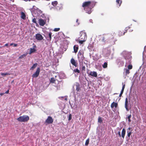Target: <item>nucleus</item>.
Listing matches in <instances>:
<instances>
[{
  "mask_svg": "<svg viewBox=\"0 0 146 146\" xmlns=\"http://www.w3.org/2000/svg\"><path fill=\"white\" fill-rule=\"evenodd\" d=\"M96 3V2L93 1H85L83 3L82 7L86 13L90 14L92 12L91 9L95 6Z\"/></svg>",
  "mask_w": 146,
  "mask_h": 146,
  "instance_id": "f257e3e1",
  "label": "nucleus"
},
{
  "mask_svg": "<svg viewBox=\"0 0 146 146\" xmlns=\"http://www.w3.org/2000/svg\"><path fill=\"white\" fill-rule=\"evenodd\" d=\"M29 119V116L26 115H23L20 116L17 118V120L18 121L21 122H25L28 121Z\"/></svg>",
  "mask_w": 146,
  "mask_h": 146,
  "instance_id": "f03ea898",
  "label": "nucleus"
},
{
  "mask_svg": "<svg viewBox=\"0 0 146 146\" xmlns=\"http://www.w3.org/2000/svg\"><path fill=\"white\" fill-rule=\"evenodd\" d=\"M87 38V35L86 32L85 31H82L80 33V37L79 38L80 40H86Z\"/></svg>",
  "mask_w": 146,
  "mask_h": 146,
  "instance_id": "7ed1b4c3",
  "label": "nucleus"
},
{
  "mask_svg": "<svg viewBox=\"0 0 146 146\" xmlns=\"http://www.w3.org/2000/svg\"><path fill=\"white\" fill-rule=\"evenodd\" d=\"M110 34H104L101 37L100 40L102 42H105L106 40H108L110 37Z\"/></svg>",
  "mask_w": 146,
  "mask_h": 146,
  "instance_id": "20e7f679",
  "label": "nucleus"
},
{
  "mask_svg": "<svg viewBox=\"0 0 146 146\" xmlns=\"http://www.w3.org/2000/svg\"><path fill=\"white\" fill-rule=\"evenodd\" d=\"M53 119L50 116H48L45 121L46 125L48 124H52L53 123Z\"/></svg>",
  "mask_w": 146,
  "mask_h": 146,
  "instance_id": "39448f33",
  "label": "nucleus"
},
{
  "mask_svg": "<svg viewBox=\"0 0 146 146\" xmlns=\"http://www.w3.org/2000/svg\"><path fill=\"white\" fill-rule=\"evenodd\" d=\"M78 58L80 60L82 61L84 59V52L82 50H80L78 53Z\"/></svg>",
  "mask_w": 146,
  "mask_h": 146,
  "instance_id": "423d86ee",
  "label": "nucleus"
},
{
  "mask_svg": "<svg viewBox=\"0 0 146 146\" xmlns=\"http://www.w3.org/2000/svg\"><path fill=\"white\" fill-rule=\"evenodd\" d=\"M40 71V69L39 68H38L35 73L33 74L32 75V77L33 78L37 77L39 75Z\"/></svg>",
  "mask_w": 146,
  "mask_h": 146,
  "instance_id": "0eeeda50",
  "label": "nucleus"
},
{
  "mask_svg": "<svg viewBox=\"0 0 146 146\" xmlns=\"http://www.w3.org/2000/svg\"><path fill=\"white\" fill-rule=\"evenodd\" d=\"M36 38L38 40H41L43 39V37L41 35L37 33L35 35Z\"/></svg>",
  "mask_w": 146,
  "mask_h": 146,
  "instance_id": "6e6552de",
  "label": "nucleus"
},
{
  "mask_svg": "<svg viewBox=\"0 0 146 146\" xmlns=\"http://www.w3.org/2000/svg\"><path fill=\"white\" fill-rule=\"evenodd\" d=\"M46 21L42 19H40L38 20V23L39 25L42 26H44L46 24Z\"/></svg>",
  "mask_w": 146,
  "mask_h": 146,
  "instance_id": "1a4fd4ad",
  "label": "nucleus"
},
{
  "mask_svg": "<svg viewBox=\"0 0 146 146\" xmlns=\"http://www.w3.org/2000/svg\"><path fill=\"white\" fill-rule=\"evenodd\" d=\"M132 129L130 127H129L127 129V136L129 138L130 137L131 134L132 133Z\"/></svg>",
  "mask_w": 146,
  "mask_h": 146,
  "instance_id": "9d476101",
  "label": "nucleus"
},
{
  "mask_svg": "<svg viewBox=\"0 0 146 146\" xmlns=\"http://www.w3.org/2000/svg\"><path fill=\"white\" fill-rule=\"evenodd\" d=\"M71 63L72 65L76 67L77 66L78 63L73 58H72L70 60Z\"/></svg>",
  "mask_w": 146,
  "mask_h": 146,
  "instance_id": "9b49d317",
  "label": "nucleus"
},
{
  "mask_svg": "<svg viewBox=\"0 0 146 146\" xmlns=\"http://www.w3.org/2000/svg\"><path fill=\"white\" fill-rule=\"evenodd\" d=\"M127 32V30H125L124 31L123 30L119 31L118 34L119 36H122L124 35Z\"/></svg>",
  "mask_w": 146,
  "mask_h": 146,
  "instance_id": "f8f14e48",
  "label": "nucleus"
},
{
  "mask_svg": "<svg viewBox=\"0 0 146 146\" xmlns=\"http://www.w3.org/2000/svg\"><path fill=\"white\" fill-rule=\"evenodd\" d=\"M128 101L127 98H126L125 100V108L127 111H128L129 109L128 108Z\"/></svg>",
  "mask_w": 146,
  "mask_h": 146,
  "instance_id": "ddd939ff",
  "label": "nucleus"
},
{
  "mask_svg": "<svg viewBox=\"0 0 146 146\" xmlns=\"http://www.w3.org/2000/svg\"><path fill=\"white\" fill-rule=\"evenodd\" d=\"M89 75L92 76L94 77H97V74L96 72L93 71V72H90V73L89 74Z\"/></svg>",
  "mask_w": 146,
  "mask_h": 146,
  "instance_id": "4468645a",
  "label": "nucleus"
},
{
  "mask_svg": "<svg viewBox=\"0 0 146 146\" xmlns=\"http://www.w3.org/2000/svg\"><path fill=\"white\" fill-rule=\"evenodd\" d=\"M118 106V104L117 103H116L113 102L112 103L111 105V108H113L115 107V108H117Z\"/></svg>",
  "mask_w": 146,
  "mask_h": 146,
  "instance_id": "2eb2a0df",
  "label": "nucleus"
},
{
  "mask_svg": "<svg viewBox=\"0 0 146 146\" xmlns=\"http://www.w3.org/2000/svg\"><path fill=\"white\" fill-rule=\"evenodd\" d=\"M126 131L124 128H123L122 129V132H121V136L123 139L124 138V137L125 136V134Z\"/></svg>",
  "mask_w": 146,
  "mask_h": 146,
  "instance_id": "dca6fc26",
  "label": "nucleus"
},
{
  "mask_svg": "<svg viewBox=\"0 0 146 146\" xmlns=\"http://www.w3.org/2000/svg\"><path fill=\"white\" fill-rule=\"evenodd\" d=\"M117 6L118 7H119L122 3V1L121 0H116Z\"/></svg>",
  "mask_w": 146,
  "mask_h": 146,
  "instance_id": "f3484780",
  "label": "nucleus"
},
{
  "mask_svg": "<svg viewBox=\"0 0 146 146\" xmlns=\"http://www.w3.org/2000/svg\"><path fill=\"white\" fill-rule=\"evenodd\" d=\"M76 90L77 91H79L80 90V85L78 83H76Z\"/></svg>",
  "mask_w": 146,
  "mask_h": 146,
  "instance_id": "a211bd4d",
  "label": "nucleus"
},
{
  "mask_svg": "<svg viewBox=\"0 0 146 146\" xmlns=\"http://www.w3.org/2000/svg\"><path fill=\"white\" fill-rule=\"evenodd\" d=\"M21 18L25 20L26 19V16L25 13L23 12H21Z\"/></svg>",
  "mask_w": 146,
  "mask_h": 146,
  "instance_id": "6ab92c4d",
  "label": "nucleus"
},
{
  "mask_svg": "<svg viewBox=\"0 0 146 146\" xmlns=\"http://www.w3.org/2000/svg\"><path fill=\"white\" fill-rule=\"evenodd\" d=\"M74 49L75 53H76L78 49V46L77 45H75L74 46Z\"/></svg>",
  "mask_w": 146,
  "mask_h": 146,
  "instance_id": "aec40b11",
  "label": "nucleus"
},
{
  "mask_svg": "<svg viewBox=\"0 0 146 146\" xmlns=\"http://www.w3.org/2000/svg\"><path fill=\"white\" fill-rule=\"evenodd\" d=\"M38 64L36 63L34 64L30 68V70H33L37 66Z\"/></svg>",
  "mask_w": 146,
  "mask_h": 146,
  "instance_id": "412c9836",
  "label": "nucleus"
},
{
  "mask_svg": "<svg viewBox=\"0 0 146 146\" xmlns=\"http://www.w3.org/2000/svg\"><path fill=\"white\" fill-rule=\"evenodd\" d=\"M102 67L104 68H106L108 66V62H105L104 64L102 65Z\"/></svg>",
  "mask_w": 146,
  "mask_h": 146,
  "instance_id": "4be33fe9",
  "label": "nucleus"
},
{
  "mask_svg": "<svg viewBox=\"0 0 146 146\" xmlns=\"http://www.w3.org/2000/svg\"><path fill=\"white\" fill-rule=\"evenodd\" d=\"M36 50L34 48H31L30 49V52L29 53V54H31L32 53L35 52Z\"/></svg>",
  "mask_w": 146,
  "mask_h": 146,
  "instance_id": "5701e85b",
  "label": "nucleus"
},
{
  "mask_svg": "<svg viewBox=\"0 0 146 146\" xmlns=\"http://www.w3.org/2000/svg\"><path fill=\"white\" fill-rule=\"evenodd\" d=\"M58 4V2L56 1L52 2V4L55 7Z\"/></svg>",
  "mask_w": 146,
  "mask_h": 146,
  "instance_id": "b1692460",
  "label": "nucleus"
},
{
  "mask_svg": "<svg viewBox=\"0 0 146 146\" xmlns=\"http://www.w3.org/2000/svg\"><path fill=\"white\" fill-rule=\"evenodd\" d=\"M73 72L75 73H80V70L78 68L74 69L73 70Z\"/></svg>",
  "mask_w": 146,
  "mask_h": 146,
  "instance_id": "393cba45",
  "label": "nucleus"
},
{
  "mask_svg": "<svg viewBox=\"0 0 146 146\" xmlns=\"http://www.w3.org/2000/svg\"><path fill=\"white\" fill-rule=\"evenodd\" d=\"M98 122L100 123H101L102 122V120L101 117H99Z\"/></svg>",
  "mask_w": 146,
  "mask_h": 146,
  "instance_id": "a878e982",
  "label": "nucleus"
},
{
  "mask_svg": "<svg viewBox=\"0 0 146 146\" xmlns=\"http://www.w3.org/2000/svg\"><path fill=\"white\" fill-rule=\"evenodd\" d=\"M55 79L54 78H51L50 80V82L52 83H54L55 82Z\"/></svg>",
  "mask_w": 146,
  "mask_h": 146,
  "instance_id": "bb28decb",
  "label": "nucleus"
},
{
  "mask_svg": "<svg viewBox=\"0 0 146 146\" xmlns=\"http://www.w3.org/2000/svg\"><path fill=\"white\" fill-rule=\"evenodd\" d=\"M27 54H23V55H21L19 57V59L22 58H23L25 57L27 55Z\"/></svg>",
  "mask_w": 146,
  "mask_h": 146,
  "instance_id": "cd10ccee",
  "label": "nucleus"
},
{
  "mask_svg": "<svg viewBox=\"0 0 146 146\" xmlns=\"http://www.w3.org/2000/svg\"><path fill=\"white\" fill-rule=\"evenodd\" d=\"M10 73H1V75L2 76H5L7 75H10Z\"/></svg>",
  "mask_w": 146,
  "mask_h": 146,
  "instance_id": "c85d7f7f",
  "label": "nucleus"
},
{
  "mask_svg": "<svg viewBox=\"0 0 146 146\" xmlns=\"http://www.w3.org/2000/svg\"><path fill=\"white\" fill-rule=\"evenodd\" d=\"M89 139L88 138L86 140V141L85 145L86 146H87L89 143Z\"/></svg>",
  "mask_w": 146,
  "mask_h": 146,
  "instance_id": "c756f323",
  "label": "nucleus"
},
{
  "mask_svg": "<svg viewBox=\"0 0 146 146\" xmlns=\"http://www.w3.org/2000/svg\"><path fill=\"white\" fill-rule=\"evenodd\" d=\"M32 22L36 24V26H37V25H38V24L37 23L36 20V19L35 18H34L32 20Z\"/></svg>",
  "mask_w": 146,
  "mask_h": 146,
  "instance_id": "7c9ffc66",
  "label": "nucleus"
},
{
  "mask_svg": "<svg viewBox=\"0 0 146 146\" xmlns=\"http://www.w3.org/2000/svg\"><path fill=\"white\" fill-rule=\"evenodd\" d=\"M52 33L51 32H50L48 34V37L49 38V40H50L51 39L52 37L51 36L52 35Z\"/></svg>",
  "mask_w": 146,
  "mask_h": 146,
  "instance_id": "2f4dec72",
  "label": "nucleus"
},
{
  "mask_svg": "<svg viewBox=\"0 0 146 146\" xmlns=\"http://www.w3.org/2000/svg\"><path fill=\"white\" fill-rule=\"evenodd\" d=\"M131 117V115L130 114L127 117V119L128 120V121L130 122H131V120L130 119V118Z\"/></svg>",
  "mask_w": 146,
  "mask_h": 146,
  "instance_id": "473e14b6",
  "label": "nucleus"
},
{
  "mask_svg": "<svg viewBox=\"0 0 146 146\" xmlns=\"http://www.w3.org/2000/svg\"><path fill=\"white\" fill-rule=\"evenodd\" d=\"M86 40H81L79 41V43L80 44H82L83 42H85Z\"/></svg>",
  "mask_w": 146,
  "mask_h": 146,
  "instance_id": "72a5a7b5",
  "label": "nucleus"
},
{
  "mask_svg": "<svg viewBox=\"0 0 146 146\" xmlns=\"http://www.w3.org/2000/svg\"><path fill=\"white\" fill-rule=\"evenodd\" d=\"M86 70V67L85 66L82 65V67L81 69V71L83 72V71H85Z\"/></svg>",
  "mask_w": 146,
  "mask_h": 146,
  "instance_id": "f704fd0d",
  "label": "nucleus"
},
{
  "mask_svg": "<svg viewBox=\"0 0 146 146\" xmlns=\"http://www.w3.org/2000/svg\"><path fill=\"white\" fill-rule=\"evenodd\" d=\"M125 73H126V75L129 74V73H130L129 71V69H125Z\"/></svg>",
  "mask_w": 146,
  "mask_h": 146,
  "instance_id": "c9c22d12",
  "label": "nucleus"
},
{
  "mask_svg": "<svg viewBox=\"0 0 146 146\" xmlns=\"http://www.w3.org/2000/svg\"><path fill=\"white\" fill-rule=\"evenodd\" d=\"M128 69H131L132 68V66L131 65L129 64L128 66Z\"/></svg>",
  "mask_w": 146,
  "mask_h": 146,
  "instance_id": "e433bc0d",
  "label": "nucleus"
},
{
  "mask_svg": "<svg viewBox=\"0 0 146 146\" xmlns=\"http://www.w3.org/2000/svg\"><path fill=\"white\" fill-rule=\"evenodd\" d=\"M60 30V28H55L54 30V31H58Z\"/></svg>",
  "mask_w": 146,
  "mask_h": 146,
  "instance_id": "4c0bfd02",
  "label": "nucleus"
},
{
  "mask_svg": "<svg viewBox=\"0 0 146 146\" xmlns=\"http://www.w3.org/2000/svg\"><path fill=\"white\" fill-rule=\"evenodd\" d=\"M72 119V115L71 114H70L69 115L68 117V120H70Z\"/></svg>",
  "mask_w": 146,
  "mask_h": 146,
  "instance_id": "58836bf2",
  "label": "nucleus"
},
{
  "mask_svg": "<svg viewBox=\"0 0 146 146\" xmlns=\"http://www.w3.org/2000/svg\"><path fill=\"white\" fill-rule=\"evenodd\" d=\"M111 39L114 40H113V43L114 44L115 43V40L114 39V36H113L111 39L110 38L109 40H110Z\"/></svg>",
  "mask_w": 146,
  "mask_h": 146,
  "instance_id": "ea45409f",
  "label": "nucleus"
},
{
  "mask_svg": "<svg viewBox=\"0 0 146 146\" xmlns=\"http://www.w3.org/2000/svg\"><path fill=\"white\" fill-rule=\"evenodd\" d=\"M78 19H77L76 20V23H77V24L76 25V26H77L79 24V23H78Z\"/></svg>",
  "mask_w": 146,
  "mask_h": 146,
  "instance_id": "a19ab883",
  "label": "nucleus"
},
{
  "mask_svg": "<svg viewBox=\"0 0 146 146\" xmlns=\"http://www.w3.org/2000/svg\"><path fill=\"white\" fill-rule=\"evenodd\" d=\"M123 91H124L123 90H121V92H120V94L119 95V97L121 96L122 95V94H123Z\"/></svg>",
  "mask_w": 146,
  "mask_h": 146,
  "instance_id": "79ce46f5",
  "label": "nucleus"
},
{
  "mask_svg": "<svg viewBox=\"0 0 146 146\" xmlns=\"http://www.w3.org/2000/svg\"><path fill=\"white\" fill-rule=\"evenodd\" d=\"M125 84H124L121 90L124 91V89L125 88Z\"/></svg>",
  "mask_w": 146,
  "mask_h": 146,
  "instance_id": "37998d69",
  "label": "nucleus"
},
{
  "mask_svg": "<svg viewBox=\"0 0 146 146\" xmlns=\"http://www.w3.org/2000/svg\"><path fill=\"white\" fill-rule=\"evenodd\" d=\"M118 134L119 135V136L120 137H121V133L120 131H119L118 133Z\"/></svg>",
  "mask_w": 146,
  "mask_h": 146,
  "instance_id": "c03bdc74",
  "label": "nucleus"
},
{
  "mask_svg": "<svg viewBox=\"0 0 146 146\" xmlns=\"http://www.w3.org/2000/svg\"><path fill=\"white\" fill-rule=\"evenodd\" d=\"M13 45H14L13 46H14V47H16L17 45V44H13Z\"/></svg>",
  "mask_w": 146,
  "mask_h": 146,
  "instance_id": "a18cd8bd",
  "label": "nucleus"
},
{
  "mask_svg": "<svg viewBox=\"0 0 146 146\" xmlns=\"http://www.w3.org/2000/svg\"><path fill=\"white\" fill-rule=\"evenodd\" d=\"M9 93V90H8L7 91H6L5 92V93L7 94H8Z\"/></svg>",
  "mask_w": 146,
  "mask_h": 146,
  "instance_id": "49530a36",
  "label": "nucleus"
},
{
  "mask_svg": "<svg viewBox=\"0 0 146 146\" xmlns=\"http://www.w3.org/2000/svg\"><path fill=\"white\" fill-rule=\"evenodd\" d=\"M5 93H1L0 94V95L1 96H2V95H4V94H5Z\"/></svg>",
  "mask_w": 146,
  "mask_h": 146,
  "instance_id": "de8ad7c7",
  "label": "nucleus"
},
{
  "mask_svg": "<svg viewBox=\"0 0 146 146\" xmlns=\"http://www.w3.org/2000/svg\"><path fill=\"white\" fill-rule=\"evenodd\" d=\"M8 45V43H6V44L5 45H4V46H7Z\"/></svg>",
  "mask_w": 146,
  "mask_h": 146,
  "instance_id": "09e8293b",
  "label": "nucleus"
},
{
  "mask_svg": "<svg viewBox=\"0 0 146 146\" xmlns=\"http://www.w3.org/2000/svg\"><path fill=\"white\" fill-rule=\"evenodd\" d=\"M13 43H12L10 44V45L12 46V45H13Z\"/></svg>",
  "mask_w": 146,
  "mask_h": 146,
  "instance_id": "8fccbe9b",
  "label": "nucleus"
}]
</instances>
